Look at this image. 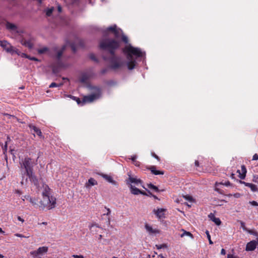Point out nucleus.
I'll return each mask as SVG.
<instances>
[{"mask_svg": "<svg viewBox=\"0 0 258 258\" xmlns=\"http://www.w3.org/2000/svg\"><path fill=\"white\" fill-rule=\"evenodd\" d=\"M119 46L118 41L108 38H104L101 40L99 43V47L101 49L108 51L107 56L103 55L102 57L104 60L110 63V68L115 70L121 67L123 64L122 58L116 56L114 54L115 49Z\"/></svg>", "mask_w": 258, "mask_h": 258, "instance_id": "nucleus-1", "label": "nucleus"}, {"mask_svg": "<svg viewBox=\"0 0 258 258\" xmlns=\"http://www.w3.org/2000/svg\"><path fill=\"white\" fill-rule=\"evenodd\" d=\"M124 52L126 54V65L128 70L134 69L136 65V59L143 57L145 55V52L142 51L138 47H134L131 44L125 47Z\"/></svg>", "mask_w": 258, "mask_h": 258, "instance_id": "nucleus-2", "label": "nucleus"}, {"mask_svg": "<svg viewBox=\"0 0 258 258\" xmlns=\"http://www.w3.org/2000/svg\"><path fill=\"white\" fill-rule=\"evenodd\" d=\"M20 164L22 175V180L20 183L22 185H26L28 183V177H25V176L33 172V167L36 163L30 158L26 157L20 162Z\"/></svg>", "mask_w": 258, "mask_h": 258, "instance_id": "nucleus-3", "label": "nucleus"}, {"mask_svg": "<svg viewBox=\"0 0 258 258\" xmlns=\"http://www.w3.org/2000/svg\"><path fill=\"white\" fill-rule=\"evenodd\" d=\"M95 92L88 96H84L82 101L78 98L76 100L78 104L83 105L85 103H91L99 99L101 95V90L99 88H94Z\"/></svg>", "mask_w": 258, "mask_h": 258, "instance_id": "nucleus-4", "label": "nucleus"}, {"mask_svg": "<svg viewBox=\"0 0 258 258\" xmlns=\"http://www.w3.org/2000/svg\"><path fill=\"white\" fill-rule=\"evenodd\" d=\"M56 204V199L53 197L42 196V200L40 201V206L42 209L45 208L48 210L53 209Z\"/></svg>", "mask_w": 258, "mask_h": 258, "instance_id": "nucleus-5", "label": "nucleus"}, {"mask_svg": "<svg viewBox=\"0 0 258 258\" xmlns=\"http://www.w3.org/2000/svg\"><path fill=\"white\" fill-rule=\"evenodd\" d=\"M128 175V178L125 179L126 184L129 186H134V185H139L140 184L142 185V181L137 178L136 176H133L132 175L130 172L127 173Z\"/></svg>", "mask_w": 258, "mask_h": 258, "instance_id": "nucleus-6", "label": "nucleus"}, {"mask_svg": "<svg viewBox=\"0 0 258 258\" xmlns=\"http://www.w3.org/2000/svg\"><path fill=\"white\" fill-rule=\"evenodd\" d=\"M66 49V45H63L61 48L57 50L56 47L54 48V51L56 52V55L55 56L57 63V67L58 68H64L66 66L62 62L61 57L62 55L63 51Z\"/></svg>", "mask_w": 258, "mask_h": 258, "instance_id": "nucleus-7", "label": "nucleus"}, {"mask_svg": "<svg viewBox=\"0 0 258 258\" xmlns=\"http://www.w3.org/2000/svg\"><path fill=\"white\" fill-rule=\"evenodd\" d=\"M0 46L5 49L7 52L11 53L12 54L16 53L20 55V52L19 50L18 49H15L14 47L12 46L7 41H0Z\"/></svg>", "mask_w": 258, "mask_h": 258, "instance_id": "nucleus-8", "label": "nucleus"}, {"mask_svg": "<svg viewBox=\"0 0 258 258\" xmlns=\"http://www.w3.org/2000/svg\"><path fill=\"white\" fill-rule=\"evenodd\" d=\"M109 31H111L114 35L116 38H120V36H122L123 32L121 29L116 28V25H114L112 26L108 27L105 30L103 31L104 36H107Z\"/></svg>", "mask_w": 258, "mask_h": 258, "instance_id": "nucleus-9", "label": "nucleus"}, {"mask_svg": "<svg viewBox=\"0 0 258 258\" xmlns=\"http://www.w3.org/2000/svg\"><path fill=\"white\" fill-rule=\"evenodd\" d=\"M166 211V209L164 208H157L156 210L154 209L153 210V213L156 216V217L158 219H163L165 218V213Z\"/></svg>", "mask_w": 258, "mask_h": 258, "instance_id": "nucleus-10", "label": "nucleus"}, {"mask_svg": "<svg viewBox=\"0 0 258 258\" xmlns=\"http://www.w3.org/2000/svg\"><path fill=\"white\" fill-rule=\"evenodd\" d=\"M257 245V240H252L248 242L246 245L245 250L246 251L254 250Z\"/></svg>", "mask_w": 258, "mask_h": 258, "instance_id": "nucleus-11", "label": "nucleus"}, {"mask_svg": "<svg viewBox=\"0 0 258 258\" xmlns=\"http://www.w3.org/2000/svg\"><path fill=\"white\" fill-rule=\"evenodd\" d=\"M25 177H28V179H29V180L33 182L34 185H38V180L37 177L35 176L34 173L32 172L31 173L28 174L26 175Z\"/></svg>", "mask_w": 258, "mask_h": 258, "instance_id": "nucleus-12", "label": "nucleus"}, {"mask_svg": "<svg viewBox=\"0 0 258 258\" xmlns=\"http://www.w3.org/2000/svg\"><path fill=\"white\" fill-rule=\"evenodd\" d=\"M28 126L31 131H33L34 133H33V134L34 135H35L34 133H36L39 137H42V133L39 128L37 127L32 124H29Z\"/></svg>", "mask_w": 258, "mask_h": 258, "instance_id": "nucleus-13", "label": "nucleus"}, {"mask_svg": "<svg viewBox=\"0 0 258 258\" xmlns=\"http://www.w3.org/2000/svg\"><path fill=\"white\" fill-rule=\"evenodd\" d=\"M101 176L108 182L113 185H116V181L113 180L112 177L110 175L105 174H101Z\"/></svg>", "mask_w": 258, "mask_h": 258, "instance_id": "nucleus-14", "label": "nucleus"}, {"mask_svg": "<svg viewBox=\"0 0 258 258\" xmlns=\"http://www.w3.org/2000/svg\"><path fill=\"white\" fill-rule=\"evenodd\" d=\"M241 183L244 184L246 186L249 187L251 190L253 192L258 191V188L257 187L256 185L254 184L246 182L245 181H241Z\"/></svg>", "mask_w": 258, "mask_h": 258, "instance_id": "nucleus-15", "label": "nucleus"}, {"mask_svg": "<svg viewBox=\"0 0 258 258\" xmlns=\"http://www.w3.org/2000/svg\"><path fill=\"white\" fill-rule=\"evenodd\" d=\"M22 200L24 201L25 200H29V202L34 206L37 205V200L35 198L31 197L30 196H25L22 197Z\"/></svg>", "mask_w": 258, "mask_h": 258, "instance_id": "nucleus-16", "label": "nucleus"}, {"mask_svg": "<svg viewBox=\"0 0 258 258\" xmlns=\"http://www.w3.org/2000/svg\"><path fill=\"white\" fill-rule=\"evenodd\" d=\"M146 230L150 233V234H156L159 233V230L156 229H153L151 226L149 225L148 224H146L145 226Z\"/></svg>", "mask_w": 258, "mask_h": 258, "instance_id": "nucleus-17", "label": "nucleus"}, {"mask_svg": "<svg viewBox=\"0 0 258 258\" xmlns=\"http://www.w3.org/2000/svg\"><path fill=\"white\" fill-rule=\"evenodd\" d=\"M209 217L210 219L214 222L217 225H220L221 223V220L219 218H217L215 216V215L212 213H211L209 215Z\"/></svg>", "mask_w": 258, "mask_h": 258, "instance_id": "nucleus-18", "label": "nucleus"}, {"mask_svg": "<svg viewBox=\"0 0 258 258\" xmlns=\"http://www.w3.org/2000/svg\"><path fill=\"white\" fill-rule=\"evenodd\" d=\"M36 250L37 251L39 256L42 255L44 253H45L47 252L48 247L47 246L40 247Z\"/></svg>", "mask_w": 258, "mask_h": 258, "instance_id": "nucleus-19", "label": "nucleus"}, {"mask_svg": "<svg viewBox=\"0 0 258 258\" xmlns=\"http://www.w3.org/2000/svg\"><path fill=\"white\" fill-rule=\"evenodd\" d=\"M131 192L134 195H138L141 193V190L136 187L135 186H129Z\"/></svg>", "mask_w": 258, "mask_h": 258, "instance_id": "nucleus-20", "label": "nucleus"}, {"mask_svg": "<svg viewBox=\"0 0 258 258\" xmlns=\"http://www.w3.org/2000/svg\"><path fill=\"white\" fill-rule=\"evenodd\" d=\"M90 77V75L88 73H84L82 75L80 81L82 83H85L89 80Z\"/></svg>", "mask_w": 258, "mask_h": 258, "instance_id": "nucleus-21", "label": "nucleus"}, {"mask_svg": "<svg viewBox=\"0 0 258 258\" xmlns=\"http://www.w3.org/2000/svg\"><path fill=\"white\" fill-rule=\"evenodd\" d=\"M241 171L242 172V173H241L240 172L239 170H237V172H239V177L241 179H244L245 177L246 173V169L244 165L241 166Z\"/></svg>", "mask_w": 258, "mask_h": 258, "instance_id": "nucleus-22", "label": "nucleus"}, {"mask_svg": "<svg viewBox=\"0 0 258 258\" xmlns=\"http://www.w3.org/2000/svg\"><path fill=\"white\" fill-rule=\"evenodd\" d=\"M42 196H47L48 197H52L51 196L50 189L48 186H45L42 192Z\"/></svg>", "mask_w": 258, "mask_h": 258, "instance_id": "nucleus-23", "label": "nucleus"}, {"mask_svg": "<svg viewBox=\"0 0 258 258\" xmlns=\"http://www.w3.org/2000/svg\"><path fill=\"white\" fill-rule=\"evenodd\" d=\"M150 171H151V172L155 175H160V174L162 175L164 174V172L163 171L157 170L156 169L155 167L153 166H151L150 168Z\"/></svg>", "mask_w": 258, "mask_h": 258, "instance_id": "nucleus-24", "label": "nucleus"}, {"mask_svg": "<svg viewBox=\"0 0 258 258\" xmlns=\"http://www.w3.org/2000/svg\"><path fill=\"white\" fill-rule=\"evenodd\" d=\"M100 228V226L96 223H92L89 225V228L91 232H96V228Z\"/></svg>", "mask_w": 258, "mask_h": 258, "instance_id": "nucleus-25", "label": "nucleus"}, {"mask_svg": "<svg viewBox=\"0 0 258 258\" xmlns=\"http://www.w3.org/2000/svg\"><path fill=\"white\" fill-rule=\"evenodd\" d=\"M21 43L23 45L27 46L29 48H32L33 46L32 43L30 41L24 40H22Z\"/></svg>", "mask_w": 258, "mask_h": 258, "instance_id": "nucleus-26", "label": "nucleus"}, {"mask_svg": "<svg viewBox=\"0 0 258 258\" xmlns=\"http://www.w3.org/2000/svg\"><path fill=\"white\" fill-rule=\"evenodd\" d=\"M181 231L183 232L182 233H181L180 235V236L181 237H183L185 236H189L191 238H193V235L192 234L189 232H188V231H186L185 230H184V229H181Z\"/></svg>", "mask_w": 258, "mask_h": 258, "instance_id": "nucleus-27", "label": "nucleus"}, {"mask_svg": "<svg viewBox=\"0 0 258 258\" xmlns=\"http://www.w3.org/2000/svg\"><path fill=\"white\" fill-rule=\"evenodd\" d=\"M54 7H51L50 8L46 9L45 10L46 15L47 17H50L52 15V13L53 11H54Z\"/></svg>", "mask_w": 258, "mask_h": 258, "instance_id": "nucleus-28", "label": "nucleus"}, {"mask_svg": "<svg viewBox=\"0 0 258 258\" xmlns=\"http://www.w3.org/2000/svg\"><path fill=\"white\" fill-rule=\"evenodd\" d=\"M6 27L8 29L14 30L16 29V26L11 23L7 22L6 24Z\"/></svg>", "mask_w": 258, "mask_h": 258, "instance_id": "nucleus-29", "label": "nucleus"}, {"mask_svg": "<svg viewBox=\"0 0 258 258\" xmlns=\"http://www.w3.org/2000/svg\"><path fill=\"white\" fill-rule=\"evenodd\" d=\"M183 198H184L185 200H186V201H187L189 202L190 203H194V199H193V198H192V197L191 196H190L185 195V196H183Z\"/></svg>", "mask_w": 258, "mask_h": 258, "instance_id": "nucleus-30", "label": "nucleus"}, {"mask_svg": "<svg viewBox=\"0 0 258 258\" xmlns=\"http://www.w3.org/2000/svg\"><path fill=\"white\" fill-rule=\"evenodd\" d=\"M148 186L149 188L153 189L157 192L159 191V190L158 187L154 185V184H153L152 183L148 184Z\"/></svg>", "mask_w": 258, "mask_h": 258, "instance_id": "nucleus-31", "label": "nucleus"}, {"mask_svg": "<svg viewBox=\"0 0 258 258\" xmlns=\"http://www.w3.org/2000/svg\"><path fill=\"white\" fill-rule=\"evenodd\" d=\"M88 184L90 185H95L97 184V181L93 178H90L88 180Z\"/></svg>", "mask_w": 258, "mask_h": 258, "instance_id": "nucleus-32", "label": "nucleus"}, {"mask_svg": "<svg viewBox=\"0 0 258 258\" xmlns=\"http://www.w3.org/2000/svg\"><path fill=\"white\" fill-rule=\"evenodd\" d=\"M48 50V49L47 47H43L42 48L39 49L38 50V52L39 54H42V53H44L45 52L47 51Z\"/></svg>", "mask_w": 258, "mask_h": 258, "instance_id": "nucleus-33", "label": "nucleus"}, {"mask_svg": "<svg viewBox=\"0 0 258 258\" xmlns=\"http://www.w3.org/2000/svg\"><path fill=\"white\" fill-rule=\"evenodd\" d=\"M30 253L33 258H36L37 256H39L37 250L32 251L30 252Z\"/></svg>", "mask_w": 258, "mask_h": 258, "instance_id": "nucleus-34", "label": "nucleus"}, {"mask_svg": "<svg viewBox=\"0 0 258 258\" xmlns=\"http://www.w3.org/2000/svg\"><path fill=\"white\" fill-rule=\"evenodd\" d=\"M206 234L207 235V238L208 239V240H209V244H213V241H212V240L211 239V236L210 235L209 232L208 230H206Z\"/></svg>", "mask_w": 258, "mask_h": 258, "instance_id": "nucleus-35", "label": "nucleus"}, {"mask_svg": "<svg viewBox=\"0 0 258 258\" xmlns=\"http://www.w3.org/2000/svg\"><path fill=\"white\" fill-rule=\"evenodd\" d=\"M5 115L6 116H7L10 119L12 117V118H15L17 120V121H18V122H20L22 123H23V122L20 121V119L19 118H18L17 117H16V116H15L14 115H10L9 114H7V113Z\"/></svg>", "mask_w": 258, "mask_h": 258, "instance_id": "nucleus-36", "label": "nucleus"}, {"mask_svg": "<svg viewBox=\"0 0 258 258\" xmlns=\"http://www.w3.org/2000/svg\"><path fill=\"white\" fill-rule=\"evenodd\" d=\"M61 85H62V84H57L54 82H53L50 84L49 87V88L57 87H60Z\"/></svg>", "mask_w": 258, "mask_h": 258, "instance_id": "nucleus-37", "label": "nucleus"}, {"mask_svg": "<svg viewBox=\"0 0 258 258\" xmlns=\"http://www.w3.org/2000/svg\"><path fill=\"white\" fill-rule=\"evenodd\" d=\"M220 184L224 185L225 186H229L230 184V183L229 181H226L225 182H220V183H216V185L218 186Z\"/></svg>", "mask_w": 258, "mask_h": 258, "instance_id": "nucleus-38", "label": "nucleus"}, {"mask_svg": "<svg viewBox=\"0 0 258 258\" xmlns=\"http://www.w3.org/2000/svg\"><path fill=\"white\" fill-rule=\"evenodd\" d=\"M73 51L75 53L77 51V46L75 43H71L70 45Z\"/></svg>", "mask_w": 258, "mask_h": 258, "instance_id": "nucleus-39", "label": "nucleus"}, {"mask_svg": "<svg viewBox=\"0 0 258 258\" xmlns=\"http://www.w3.org/2000/svg\"><path fill=\"white\" fill-rule=\"evenodd\" d=\"M76 41L77 42H78V46H80V47H83L84 46V43H83V41L82 40L79 39H77L76 40Z\"/></svg>", "mask_w": 258, "mask_h": 258, "instance_id": "nucleus-40", "label": "nucleus"}, {"mask_svg": "<svg viewBox=\"0 0 258 258\" xmlns=\"http://www.w3.org/2000/svg\"><path fill=\"white\" fill-rule=\"evenodd\" d=\"M7 148H8V143H7V142H6L5 146L3 148V150L4 151V154H6V153L7 151Z\"/></svg>", "mask_w": 258, "mask_h": 258, "instance_id": "nucleus-41", "label": "nucleus"}, {"mask_svg": "<svg viewBox=\"0 0 258 258\" xmlns=\"http://www.w3.org/2000/svg\"><path fill=\"white\" fill-rule=\"evenodd\" d=\"M90 58L92 60H94V61H96V62H97V61H98V60H97V58H96V57L95 55L94 54H91L90 55Z\"/></svg>", "mask_w": 258, "mask_h": 258, "instance_id": "nucleus-42", "label": "nucleus"}, {"mask_svg": "<svg viewBox=\"0 0 258 258\" xmlns=\"http://www.w3.org/2000/svg\"><path fill=\"white\" fill-rule=\"evenodd\" d=\"M156 247L158 249H160L161 248H165L166 247V246L165 244H160V245H156Z\"/></svg>", "mask_w": 258, "mask_h": 258, "instance_id": "nucleus-43", "label": "nucleus"}, {"mask_svg": "<svg viewBox=\"0 0 258 258\" xmlns=\"http://www.w3.org/2000/svg\"><path fill=\"white\" fill-rule=\"evenodd\" d=\"M122 40L125 43H127V42H128V39H127V37L125 36V35H122Z\"/></svg>", "mask_w": 258, "mask_h": 258, "instance_id": "nucleus-44", "label": "nucleus"}, {"mask_svg": "<svg viewBox=\"0 0 258 258\" xmlns=\"http://www.w3.org/2000/svg\"><path fill=\"white\" fill-rule=\"evenodd\" d=\"M240 225H241V227L243 229V230L247 231V229L245 226V223L241 221Z\"/></svg>", "mask_w": 258, "mask_h": 258, "instance_id": "nucleus-45", "label": "nucleus"}, {"mask_svg": "<svg viewBox=\"0 0 258 258\" xmlns=\"http://www.w3.org/2000/svg\"><path fill=\"white\" fill-rule=\"evenodd\" d=\"M28 59L31 60H34V61H39V59L38 58H37L36 57L30 56L29 55L28 57Z\"/></svg>", "mask_w": 258, "mask_h": 258, "instance_id": "nucleus-46", "label": "nucleus"}, {"mask_svg": "<svg viewBox=\"0 0 258 258\" xmlns=\"http://www.w3.org/2000/svg\"><path fill=\"white\" fill-rule=\"evenodd\" d=\"M249 204L253 206H258V203L254 201L249 202Z\"/></svg>", "mask_w": 258, "mask_h": 258, "instance_id": "nucleus-47", "label": "nucleus"}, {"mask_svg": "<svg viewBox=\"0 0 258 258\" xmlns=\"http://www.w3.org/2000/svg\"><path fill=\"white\" fill-rule=\"evenodd\" d=\"M253 181L255 183H258V176L257 175H254L253 177Z\"/></svg>", "mask_w": 258, "mask_h": 258, "instance_id": "nucleus-48", "label": "nucleus"}, {"mask_svg": "<svg viewBox=\"0 0 258 258\" xmlns=\"http://www.w3.org/2000/svg\"><path fill=\"white\" fill-rule=\"evenodd\" d=\"M72 257L74 258H85L83 255H76L74 254L72 255Z\"/></svg>", "mask_w": 258, "mask_h": 258, "instance_id": "nucleus-49", "label": "nucleus"}, {"mask_svg": "<svg viewBox=\"0 0 258 258\" xmlns=\"http://www.w3.org/2000/svg\"><path fill=\"white\" fill-rule=\"evenodd\" d=\"M15 236H17V237H23V238H27L28 237H26L21 234H19V233H16L15 234Z\"/></svg>", "mask_w": 258, "mask_h": 258, "instance_id": "nucleus-50", "label": "nucleus"}, {"mask_svg": "<svg viewBox=\"0 0 258 258\" xmlns=\"http://www.w3.org/2000/svg\"><path fill=\"white\" fill-rule=\"evenodd\" d=\"M137 158V155H134L131 157V159L132 160L133 162H136V159Z\"/></svg>", "mask_w": 258, "mask_h": 258, "instance_id": "nucleus-51", "label": "nucleus"}, {"mask_svg": "<svg viewBox=\"0 0 258 258\" xmlns=\"http://www.w3.org/2000/svg\"><path fill=\"white\" fill-rule=\"evenodd\" d=\"M258 160V154H254L252 157V160Z\"/></svg>", "mask_w": 258, "mask_h": 258, "instance_id": "nucleus-52", "label": "nucleus"}, {"mask_svg": "<svg viewBox=\"0 0 258 258\" xmlns=\"http://www.w3.org/2000/svg\"><path fill=\"white\" fill-rule=\"evenodd\" d=\"M105 209H106L107 211V213L106 214H104V215H110V213H111L110 210L109 208H107L106 207H105Z\"/></svg>", "mask_w": 258, "mask_h": 258, "instance_id": "nucleus-53", "label": "nucleus"}, {"mask_svg": "<svg viewBox=\"0 0 258 258\" xmlns=\"http://www.w3.org/2000/svg\"><path fill=\"white\" fill-rule=\"evenodd\" d=\"M15 193L19 195H21L22 194V191L20 190L16 189L15 190Z\"/></svg>", "mask_w": 258, "mask_h": 258, "instance_id": "nucleus-54", "label": "nucleus"}, {"mask_svg": "<svg viewBox=\"0 0 258 258\" xmlns=\"http://www.w3.org/2000/svg\"><path fill=\"white\" fill-rule=\"evenodd\" d=\"M17 219L19 221L22 222V223L24 222V220L20 216H18Z\"/></svg>", "mask_w": 258, "mask_h": 258, "instance_id": "nucleus-55", "label": "nucleus"}, {"mask_svg": "<svg viewBox=\"0 0 258 258\" xmlns=\"http://www.w3.org/2000/svg\"><path fill=\"white\" fill-rule=\"evenodd\" d=\"M221 254L224 255L226 253V251L224 249L222 248L221 251Z\"/></svg>", "mask_w": 258, "mask_h": 258, "instance_id": "nucleus-56", "label": "nucleus"}, {"mask_svg": "<svg viewBox=\"0 0 258 258\" xmlns=\"http://www.w3.org/2000/svg\"><path fill=\"white\" fill-rule=\"evenodd\" d=\"M61 7H60V6L58 5L57 6V10L58 13H60L61 12Z\"/></svg>", "mask_w": 258, "mask_h": 258, "instance_id": "nucleus-57", "label": "nucleus"}, {"mask_svg": "<svg viewBox=\"0 0 258 258\" xmlns=\"http://www.w3.org/2000/svg\"><path fill=\"white\" fill-rule=\"evenodd\" d=\"M107 70L106 69H103V70H101V73L102 74H105L107 72Z\"/></svg>", "mask_w": 258, "mask_h": 258, "instance_id": "nucleus-58", "label": "nucleus"}, {"mask_svg": "<svg viewBox=\"0 0 258 258\" xmlns=\"http://www.w3.org/2000/svg\"><path fill=\"white\" fill-rule=\"evenodd\" d=\"M134 164L136 166H140V162L139 161H136V162H134Z\"/></svg>", "mask_w": 258, "mask_h": 258, "instance_id": "nucleus-59", "label": "nucleus"}, {"mask_svg": "<svg viewBox=\"0 0 258 258\" xmlns=\"http://www.w3.org/2000/svg\"><path fill=\"white\" fill-rule=\"evenodd\" d=\"M152 156L155 157V158L157 159L158 160H159V157L157 155H156L154 153H152Z\"/></svg>", "mask_w": 258, "mask_h": 258, "instance_id": "nucleus-60", "label": "nucleus"}, {"mask_svg": "<svg viewBox=\"0 0 258 258\" xmlns=\"http://www.w3.org/2000/svg\"><path fill=\"white\" fill-rule=\"evenodd\" d=\"M68 96L70 97V98H72L74 100H76L77 99V98H78L77 97H75V96H73L72 95H69Z\"/></svg>", "mask_w": 258, "mask_h": 258, "instance_id": "nucleus-61", "label": "nucleus"}, {"mask_svg": "<svg viewBox=\"0 0 258 258\" xmlns=\"http://www.w3.org/2000/svg\"><path fill=\"white\" fill-rule=\"evenodd\" d=\"M195 165L196 167H198L199 166V162L198 160L195 161Z\"/></svg>", "mask_w": 258, "mask_h": 258, "instance_id": "nucleus-62", "label": "nucleus"}, {"mask_svg": "<svg viewBox=\"0 0 258 258\" xmlns=\"http://www.w3.org/2000/svg\"><path fill=\"white\" fill-rule=\"evenodd\" d=\"M22 56L28 58V57L29 56V55L25 53H22Z\"/></svg>", "mask_w": 258, "mask_h": 258, "instance_id": "nucleus-63", "label": "nucleus"}, {"mask_svg": "<svg viewBox=\"0 0 258 258\" xmlns=\"http://www.w3.org/2000/svg\"><path fill=\"white\" fill-rule=\"evenodd\" d=\"M140 194H141L143 195H147V194L145 191H142V190H141V193Z\"/></svg>", "mask_w": 258, "mask_h": 258, "instance_id": "nucleus-64", "label": "nucleus"}]
</instances>
